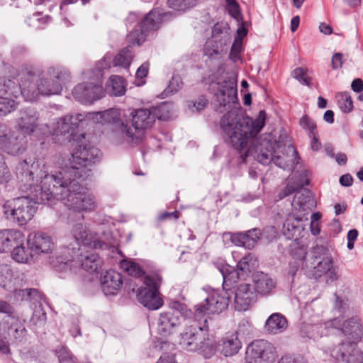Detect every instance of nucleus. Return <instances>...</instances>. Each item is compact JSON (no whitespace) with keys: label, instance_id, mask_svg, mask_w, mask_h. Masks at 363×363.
Returning <instances> with one entry per match:
<instances>
[{"label":"nucleus","instance_id":"1","mask_svg":"<svg viewBox=\"0 0 363 363\" xmlns=\"http://www.w3.org/2000/svg\"><path fill=\"white\" fill-rule=\"evenodd\" d=\"M101 151L95 147H79L72 154L70 166L57 167L59 158H28L16 167L18 178L30 189L29 196L4 202L6 218L18 226L26 225L34 217L38 204L55 205L60 200L74 212L94 211V195L82 184L91 176L92 164L98 162Z\"/></svg>","mask_w":363,"mask_h":363},{"label":"nucleus","instance_id":"2","mask_svg":"<svg viewBox=\"0 0 363 363\" xmlns=\"http://www.w3.org/2000/svg\"><path fill=\"white\" fill-rule=\"evenodd\" d=\"M216 101L218 104L217 110L229 111L223 116L220 126L226 143L239 151L242 162H245L252 150L248 146L262 130L265 124L266 114L260 111L258 117L253 120L243 114L237 103V89L233 84L225 82L218 85L215 94Z\"/></svg>","mask_w":363,"mask_h":363},{"label":"nucleus","instance_id":"3","mask_svg":"<svg viewBox=\"0 0 363 363\" xmlns=\"http://www.w3.org/2000/svg\"><path fill=\"white\" fill-rule=\"evenodd\" d=\"M156 117L162 121H167L170 118L169 107L167 104L152 110L139 108L131 112V125L128 123H121V131L129 143L138 145L145 139L147 130L152 126Z\"/></svg>","mask_w":363,"mask_h":363},{"label":"nucleus","instance_id":"4","mask_svg":"<svg viewBox=\"0 0 363 363\" xmlns=\"http://www.w3.org/2000/svg\"><path fill=\"white\" fill-rule=\"evenodd\" d=\"M69 77V72L66 68L56 66L50 67L46 74L39 76L38 79L34 74L28 73L24 76V80L32 83L30 89H33L32 86H35L37 96L33 101H35L38 99L39 94L43 96L59 94L62 90V84L68 81Z\"/></svg>","mask_w":363,"mask_h":363},{"label":"nucleus","instance_id":"5","mask_svg":"<svg viewBox=\"0 0 363 363\" xmlns=\"http://www.w3.org/2000/svg\"><path fill=\"white\" fill-rule=\"evenodd\" d=\"M111 57L106 55L101 62H99L98 67L93 72V77L89 73L86 76L90 78L89 82H82L77 84L72 90V95L74 99L82 104H92L94 101L101 99L104 96V91L102 86V69L108 68V65Z\"/></svg>","mask_w":363,"mask_h":363},{"label":"nucleus","instance_id":"6","mask_svg":"<svg viewBox=\"0 0 363 363\" xmlns=\"http://www.w3.org/2000/svg\"><path fill=\"white\" fill-rule=\"evenodd\" d=\"M170 16V13L162 12L158 9L152 10L140 22L139 28L133 30L127 35L128 42L132 45H140L145 41L148 33L157 30Z\"/></svg>","mask_w":363,"mask_h":363},{"label":"nucleus","instance_id":"7","mask_svg":"<svg viewBox=\"0 0 363 363\" xmlns=\"http://www.w3.org/2000/svg\"><path fill=\"white\" fill-rule=\"evenodd\" d=\"M262 149L257 155L258 161L263 164H267L271 162H274L277 167L283 169H291L294 166V159L297 155L296 148L292 145L286 147L287 154L277 152L274 150V145L270 141H264L261 144Z\"/></svg>","mask_w":363,"mask_h":363},{"label":"nucleus","instance_id":"8","mask_svg":"<svg viewBox=\"0 0 363 363\" xmlns=\"http://www.w3.org/2000/svg\"><path fill=\"white\" fill-rule=\"evenodd\" d=\"M32 83L30 81L24 80V77H21V81L17 84L11 79H6L0 77V96H13L17 99L20 95L27 101H33L37 94L35 86L30 89Z\"/></svg>","mask_w":363,"mask_h":363},{"label":"nucleus","instance_id":"9","mask_svg":"<svg viewBox=\"0 0 363 363\" xmlns=\"http://www.w3.org/2000/svg\"><path fill=\"white\" fill-rule=\"evenodd\" d=\"M246 356L250 363H273L277 352L272 343L264 340H257L247 347Z\"/></svg>","mask_w":363,"mask_h":363},{"label":"nucleus","instance_id":"10","mask_svg":"<svg viewBox=\"0 0 363 363\" xmlns=\"http://www.w3.org/2000/svg\"><path fill=\"white\" fill-rule=\"evenodd\" d=\"M331 325L351 340L352 342H358L363 338V322L359 316L354 315L346 320L343 317L334 318Z\"/></svg>","mask_w":363,"mask_h":363},{"label":"nucleus","instance_id":"11","mask_svg":"<svg viewBox=\"0 0 363 363\" xmlns=\"http://www.w3.org/2000/svg\"><path fill=\"white\" fill-rule=\"evenodd\" d=\"M129 277L125 282V290L128 293L135 292L138 286L137 281H143L145 284L143 288H149L150 290L160 292L162 278L160 274H128Z\"/></svg>","mask_w":363,"mask_h":363},{"label":"nucleus","instance_id":"12","mask_svg":"<svg viewBox=\"0 0 363 363\" xmlns=\"http://www.w3.org/2000/svg\"><path fill=\"white\" fill-rule=\"evenodd\" d=\"M258 296L252 284H239L235 292V308L238 311H247L257 302Z\"/></svg>","mask_w":363,"mask_h":363},{"label":"nucleus","instance_id":"13","mask_svg":"<svg viewBox=\"0 0 363 363\" xmlns=\"http://www.w3.org/2000/svg\"><path fill=\"white\" fill-rule=\"evenodd\" d=\"M27 244L30 250L36 255L51 253L55 248V242L51 236L43 232L29 233Z\"/></svg>","mask_w":363,"mask_h":363},{"label":"nucleus","instance_id":"14","mask_svg":"<svg viewBox=\"0 0 363 363\" xmlns=\"http://www.w3.org/2000/svg\"><path fill=\"white\" fill-rule=\"evenodd\" d=\"M26 147L23 135L8 137L4 126L0 125V149L9 155H18L23 153Z\"/></svg>","mask_w":363,"mask_h":363},{"label":"nucleus","instance_id":"15","mask_svg":"<svg viewBox=\"0 0 363 363\" xmlns=\"http://www.w3.org/2000/svg\"><path fill=\"white\" fill-rule=\"evenodd\" d=\"M201 328H194L189 325L185 330L181 333L179 345L182 348L187 351H197L202 341L205 340L208 333L204 332Z\"/></svg>","mask_w":363,"mask_h":363},{"label":"nucleus","instance_id":"16","mask_svg":"<svg viewBox=\"0 0 363 363\" xmlns=\"http://www.w3.org/2000/svg\"><path fill=\"white\" fill-rule=\"evenodd\" d=\"M252 284L259 296H272L277 286V280L269 274H252Z\"/></svg>","mask_w":363,"mask_h":363},{"label":"nucleus","instance_id":"17","mask_svg":"<svg viewBox=\"0 0 363 363\" xmlns=\"http://www.w3.org/2000/svg\"><path fill=\"white\" fill-rule=\"evenodd\" d=\"M136 300L148 310H157L163 306L164 301L160 292L140 286L135 289Z\"/></svg>","mask_w":363,"mask_h":363},{"label":"nucleus","instance_id":"18","mask_svg":"<svg viewBox=\"0 0 363 363\" xmlns=\"http://www.w3.org/2000/svg\"><path fill=\"white\" fill-rule=\"evenodd\" d=\"M210 313H220L225 310L230 303V297L226 291H212L203 301Z\"/></svg>","mask_w":363,"mask_h":363},{"label":"nucleus","instance_id":"19","mask_svg":"<svg viewBox=\"0 0 363 363\" xmlns=\"http://www.w3.org/2000/svg\"><path fill=\"white\" fill-rule=\"evenodd\" d=\"M83 116L80 113L75 115H67L60 118L55 123L53 128L54 135H74V132L80 122L83 121Z\"/></svg>","mask_w":363,"mask_h":363},{"label":"nucleus","instance_id":"20","mask_svg":"<svg viewBox=\"0 0 363 363\" xmlns=\"http://www.w3.org/2000/svg\"><path fill=\"white\" fill-rule=\"evenodd\" d=\"M223 235L229 238L235 245L250 250L255 246L260 233L257 229L253 228L245 233H225Z\"/></svg>","mask_w":363,"mask_h":363},{"label":"nucleus","instance_id":"21","mask_svg":"<svg viewBox=\"0 0 363 363\" xmlns=\"http://www.w3.org/2000/svg\"><path fill=\"white\" fill-rule=\"evenodd\" d=\"M128 277V274H105L100 277V286L106 296L114 295L122 286H125V279Z\"/></svg>","mask_w":363,"mask_h":363},{"label":"nucleus","instance_id":"22","mask_svg":"<svg viewBox=\"0 0 363 363\" xmlns=\"http://www.w3.org/2000/svg\"><path fill=\"white\" fill-rule=\"evenodd\" d=\"M337 359L342 363H362L363 355L354 342H342L339 346Z\"/></svg>","mask_w":363,"mask_h":363},{"label":"nucleus","instance_id":"23","mask_svg":"<svg viewBox=\"0 0 363 363\" xmlns=\"http://www.w3.org/2000/svg\"><path fill=\"white\" fill-rule=\"evenodd\" d=\"M71 233L78 245L83 244L84 245H91L94 248H100L104 244L99 240H93V233L86 225H84L81 223L73 225Z\"/></svg>","mask_w":363,"mask_h":363},{"label":"nucleus","instance_id":"24","mask_svg":"<svg viewBox=\"0 0 363 363\" xmlns=\"http://www.w3.org/2000/svg\"><path fill=\"white\" fill-rule=\"evenodd\" d=\"M89 118L97 123H108L114 125L121 130V123H124L121 120V112L118 108H109L104 111L89 113Z\"/></svg>","mask_w":363,"mask_h":363},{"label":"nucleus","instance_id":"25","mask_svg":"<svg viewBox=\"0 0 363 363\" xmlns=\"http://www.w3.org/2000/svg\"><path fill=\"white\" fill-rule=\"evenodd\" d=\"M38 116L33 109H26L21 113V117L18 120V128L26 134L33 133L38 127Z\"/></svg>","mask_w":363,"mask_h":363},{"label":"nucleus","instance_id":"26","mask_svg":"<svg viewBox=\"0 0 363 363\" xmlns=\"http://www.w3.org/2000/svg\"><path fill=\"white\" fill-rule=\"evenodd\" d=\"M179 325V318L173 312H163L160 313L158 320V333L160 335L166 337L170 335L173 329Z\"/></svg>","mask_w":363,"mask_h":363},{"label":"nucleus","instance_id":"27","mask_svg":"<svg viewBox=\"0 0 363 363\" xmlns=\"http://www.w3.org/2000/svg\"><path fill=\"white\" fill-rule=\"evenodd\" d=\"M194 308V313L189 320V325L194 328L200 327L203 331L208 333V315L211 314L210 311L207 310V307L203 302L196 305Z\"/></svg>","mask_w":363,"mask_h":363},{"label":"nucleus","instance_id":"28","mask_svg":"<svg viewBox=\"0 0 363 363\" xmlns=\"http://www.w3.org/2000/svg\"><path fill=\"white\" fill-rule=\"evenodd\" d=\"M288 327L286 318L279 313H272L267 319L264 330L270 334H279L284 332Z\"/></svg>","mask_w":363,"mask_h":363},{"label":"nucleus","instance_id":"29","mask_svg":"<svg viewBox=\"0 0 363 363\" xmlns=\"http://www.w3.org/2000/svg\"><path fill=\"white\" fill-rule=\"evenodd\" d=\"M120 266L124 272H145L146 270L155 272L156 270L154 263L147 260L138 263L132 259H124Z\"/></svg>","mask_w":363,"mask_h":363},{"label":"nucleus","instance_id":"30","mask_svg":"<svg viewBox=\"0 0 363 363\" xmlns=\"http://www.w3.org/2000/svg\"><path fill=\"white\" fill-rule=\"evenodd\" d=\"M218 350L225 357L237 354L241 348V342L236 335H231L222 339L218 344Z\"/></svg>","mask_w":363,"mask_h":363},{"label":"nucleus","instance_id":"31","mask_svg":"<svg viewBox=\"0 0 363 363\" xmlns=\"http://www.w3.org/2000/svg\"><path fill=\"white\" fill-rule=\"evenodd\" d=\"M301 219L294 216V215H289L283 224V233L288 239H298L300 236L302 226L300 224Z\"/></svg>","mask_w":363,"mask_h":363},{"label":"nucleus","instance_id":"32","mask_svg":"<svg viewBox=\"0 0 363 363\" xmlns=\"http://www.w3.org/2000/svg\"><path fill=\"white\" fill-rule=\"evenodd\" d=\"M211 40L218 42L220 46H225L230 41V28L228 23L224 22L217 23L212 29Z\"/></svg>","mask_w":363,"mask_h":363},{"label":"nucleus","instance_id":"33","mask_svg":"<svg viewBox=\"0 0 363 363\" xmlns=\"http://www.w3.org/2000/svg\"><path fill=\"white\" fill-rule=\"evenodd\" d=\"M5 239V250L9 252L18 245H22L25 241L23 232L16 229H4Z\"/></svg>","mask_w":363,"mask_h":363},{"label":"nucleus","instance_id":"34","mask_svg":"<svg viewBox=\"0 0 363 363\" xmlns=\"http://www.w3.org/2000/svg\"><path fill=\"white\" fill-rule=\"evenodd\" d=\"M99 274H81L78 278L79 286L86 292H93L100 286Z\"/></svg>","mask_w":363,"mask_h":363},{"label":"nucleus","instance_id":"35","mask_svg":"<svg viewBox=\"0 0 363 363\" xmlns=\"http://www.w3.org/2000/svg\"><path fill=\"white\" fill-rule=\"evenodd\" d=\"M106 89L110 95L121 96L126 91L125 80L122 77L112 75L109 77Z\"/></svg>","mask_w":363,"mask_h":363},{"label":"nucleus","instance_id":"36","mask_svg":"<svg viewBox=\"0 0 363 363\" xmlns=\"http://www.w3.org/2000/svg\"><path fill=\"white\" fill-rule=\"evenodd\" d=\"M82 269L86 272H99L102 261L96 254H90L81 259Z\"/></svg>","mask_w":363,"mask_h":363},{"label":"nucleus","instance_id":"37","mask_svg":"<svg viewBox=\"0 0 363 363\" xmlns=\"http://www.w3.org/2000/svg\"><path fill=\"white\" fill-rule=\"evenodd\" d=\"M133 57V52L130 46H128L115 56L113 60V65L114 67H122L125 69L129 68Z\"/></svg>","mask_w":363,"mask_h":363},{"label":"nucleus","instance_id":"38","mask_svg":"<svg viewBox=\"0 0 363 363\" xmlns=\"http://www.w3.org/2000/svg\"><path fill=\"white\" fill-rule=\"evenodd\" d=\"M22 281L23 279L14 277V274H0V286L6 291H11L15 286H21Z\"/></svg>","mask_w":363,"mask_h":363},{"label":"nucleus","instance_id":"39","mask_svg":"<svg viewBox=\"0 0 363 363\" xmlns=\"http://www.w3.org/2000/svg\"><path fill=\"white\" fill-rule=\"evenodd\" d=\"M8 333L16 340L21 341L27 334L24 324L18 319L12 317V323L8 328Z\"/></svg>","mask_w":363,"mask_h":363},{"label":"nucleus","instance_id":"40","mask_svg":"<svg viewBox=\"0 0 363 363\" xmlns=\"http://www.w3.org/2000/svg\"><path fill=\"white\" fill-rule=\"evenodd\" d=\"M12 258L19 263H28L33 259V255L30 249H26L24 243L18 245L13 249Z\"/></svg>","mask_w":363,"mask_h":363},{"label":"nucleus","instance_id":"41","mask_svg":"<svg viewBox=\"0 0 363 363\" xmlns=\"http://www.w3.org/2000/svg\"><path fill=\"white\" fill-rule=\"evenodd\" d=\"M237 267L242 272H251L258 267L257 258L255 255L250 253L239 261Z\"/></svg>","mask_w":363,"mask_h":363},{"label":"nucleus","instance_id":"42","mask_svg":"<svg viewBox=\"0 0 363 363\" xmlns=\"http://www.w3.org/2000/svg\"><path fill=\"white\" fill-rule=\"evenodd\" d=\"M217 350V345L216 342L209 337L208 334L205 340L199 345L198 351L206 358L209 359L212 357Z\"/></svg>","mask_w":363,"mask_h":363},{"label":"nucleus","instance_id":"43","mask_svg":"<svg viewBox=\"0 0 363 363\" xmlns=\"http://www.w3.org/2000/svg\"><path fill=\"white\" fill-rule=\"evenodd\" d=\"M337 105L344 113H349L353 108V101L347 92L340 93L336 95Z\"/></svg>","mask_w":363,"mask_h":363},{"label":"nucleus","instance_id":"44","mask_svg":"<svg viewBox=\"0 0 363 363\" xmlns=\"http://www.w3.org/2000/svg\"><path fill=\"white\" fill-rule=\"evenodd\" d=\"M75 262L73 259L65 260L62 256H56L51 257L50 264L57 271H67V269L72 270L73 263Z\"/></svg>","mask_w":363,"mask_h":363},{"label":"nucleus","instance_id":"45","mask_svg":"<svg viewBox=\"0 0 363 363\" xmlns=\"http://www.w3.org/2000/svg\"><path fill=\"white\" fill-rule=\"evenodd\" d=\"M13 96H0V117L13 111L18 104Z\"/></svg>","mask_w":363,"mask_h":363},{"label":"nucleus","instance_id":"46","mask_svg":"<svg viewBox=\"0 0 363 363\" xmlns=\"http://www.w3.org/2000/svg\"><path fill=\"white\" fill-rule=\"evenodd\" d=\"M199 0H167L168 6L176 11H184L196 5Z\"/></svg>","mask_w":363,"mask_h":363},{"label":"nucleus","instance_id":"47","mask_svg":"<svg viewBox=\"0 0 363 363\" xmlns=\"http://www.w3.org/2000/svg\"><path fill=\"white\" fill-rule=\"evenodd\" d=\"M314 264H315V272H330L333 267V259L329 256L325 257L322 259L315 257Z\"/></svg>","mask_w":363,"mask_h":363},{"label":"nucleus","instance_id":"48","mask_svg":"<svg viewBox=\"0 0 363 363\" xmlns=\"http://www.w3.org/2000/svg\"><path fill=\"white\" fill-rule=\"evenodd\" d=\"M308 72L309 70L306 68L297 67L293 71L292 76L301 84L307 86H311L312 79L311 77L308 76Z\"/></svg>","mask_w":363,"mask_h":363},{"label":"nucleus","instance_id":"49","mask_svg":"<svg viewBox=\"0 0 363 363\" xmlns=\"http://www.w3.org/2000/svg\"><path fill=\"white\" fill-rule=\"evenodd\" d=\"M311 200V194L309 191L303 189L301 192H297L294 196V202L297 204L303 210L309 208L310 201Z\"/></svg>","mask_w":363,"mask_h":363},{"label":"nucleus","instance_id":"50","mask_svg":"<svg viewBox=\"0 0 363 363\" xmlns=\"http://www.w3.org/2000/svg\"><path fill=\"white\" fill-rule=\"evenodd\" d=\"M240 274L244 275V274H222L223 289L226 291L235 286L238 287Z\"/></svg>","mask_w":363,"mask_h":363},{"label":"nucleus","instance_id":"51","mask_svg":"<svg viewBox=\"0 0 363 363\" xmlns=\"http://www.w3.org/2000/svg\"><path fill=\"white\" fill-rule=\"evenodd\" d=\"M46 319V312L43 309L42 303H40L38 307L35 309L31 317L30 322L36 325H43L45 323Z\"/></svg>","mask_w":363,"mask_h":363},{"label":"nucleus","instance_id":"52","mask_svg":"<svg viewBox=\"0 0 363 363\" xmlns=\"http://www.w3.org/2000/svg\"><path fill=\"white\" fill-rule=\"evenodd\" d=\"M182 81L179 76L172 77L167 89L162 93V95L167 96L169 94H174L182 89Z\"/></svg>","mask_w":363,"mask_h":363},{"label":"nucleus","instance_id":"53","mask_svg":"<svg viewBox=\"0 0 363 363\" xmlns=\"http://www.w3.org/2000/svg\"><path fill=\"white\" fill-rule=\"evenodd\" d=\"M11 178V173L5 162L4 157L0 153V184L8 183Z\"/></svg>","mask_w":363,"mask_h":363},{"label":"nucleus","instance_id":"54","mask_svg":"<svg viewBox=\"0 0 363 363\" xmlns=\"http://www.w3.org/2000/svg\"><path fill=\"white\" fill-rule=\"evenodd\" d=\"M299 124L303 129L308 133V135L318 132L315 121L307 115L301 117Z\"/></svg>","mask_w":363,"mask_h":363},{"label":"nucleus","instance_id":"55","mask_svg":"<svg viewBox=\"0 0 363 363\" xmlns=\"http://www.w3.org/2000/svg\"><path fill=\"white\" fill-rule=\"evenodd\" d=\"M223 46H220L218 42L215 40L208 39L203 48L204 54L208 57H212L219 54L220 48Z\"/></svg>","mask_w":363,"mask_h":363},{"label":"nucleus","instance_id":"56","mask_svg":"<svg viewBox=\"0 0 363 363\" xmlns=\"http://www.w3.org/2000/svg\"><path fill=\"white\" fill-rule=\"evenodd\" d=\"M278 363H307L306 359L300 354H285Z\"/></svg>","mask_w":363,"mask_h":363},{"label":"nucleus","instance_id":"57","mask_svg":"<svg viewBox=\"0 0 363 363\" xmlns=\"http://www.w3.org/2000/svg\"><path fill=\"white\" fill-rule=\"evenodd\" d=\"M27 294L28 295L27 301L38 302L39 304L41 303L40 302L42 301H45L46 298L45 296L37 289H28V293H27Z\"/></svg>","mask_w":363,"mask_h":363},{"label":"nucleus","instance_id":"58","mask_svg":"<svg viewBox=\"0 0 363 363\" xmlns=\"http://www.w3.org/2000/svg\"><path fill=\"white\" fill-rule=\"evenodd\" d=\"M242 41L241 39L235 38L231 47L230 57L234 61L239 58V55L242 51Z\"/></svg>","mask_w":363,"mask_h":363},{"label":"nucleus","instance_id":"59","mask_svg":"<svg viewBox=\"0 0 363 363\" xmlns=\"http://www.w3.org/2000/svg\"><path fill=\"white\" fill-rule=\"evenodd\" d=\"M214 264L216 267V269L220 272H233V269L231 266L228 264L223 259H218L215 262Z\"/></svg>","mask_w":363,"mask_h":363},{"label":"nucleus","instance_id":"60","mask_svg":"<svg viewBox=\"0 0 363 363\" xmlns=\"http://www.w3.org/2000/svg\"><path fill=\"white\" fill-rule=\"evenodd\" d=\"M0 313H5L8 316L11 317L14 313V308L6 301L0 300Z\"/></svg>","mask_w":363,"mask_h":363},{"label":"nucleus","instance_id":"61","mask_svg":"<svg viewBox=\"0 0 363 363\" xmlns=\"http://www.w3.org/2000/svg\"><path fill=\"white\" fill-rule=\"evenodd\" d=\"M149 70V63L147 62L143 63L137 69L135 76L137 79H143L147 77Z\"/></svg>","mask_w":363,"mask_h":363},{"label":"nucleus","instance_id":"62","mask_svg":"<svg viewBox=\"0 0 363 363\" xmlns=\"http://www.w3.org/2000/svg\"><path fill=\"white\" fill-rule=\"evenodd\" d=\"M343 56L341 53L337 52L335 53L331 60V64L332 67L334 69H337L338 68H340L342 65L343 61Z\"/></svg>","mask_w":363,"mask_h":363},{"label":"nucleus","instance_id":"63","mask_svg":"<svg viewBox=\"0 0 363 363\" xmlns=\"http://www.w3.org/2000/svg\"><path fill=\"white\" fill-rule=\"evenodd\" d=\"M228 11L230 15L235 19H238L240 16V11L239 5L235 2L228 6Z\"/></svg>","mask_w":363,"mask_h":363},{"label":"nucleus","instance_id":"64","mask_svg":"<svg viewBox=\"0 0 363 363\" xmlns=\"http://www.w3.org/2000/svg\"><path fill=\"white\" fill-rule=\"evenodd\" d=\"M60 363H76L73 357L67 352H59L58 354Z\"/></svg>","mask_w":363,"mask_h":363}]
</instances>
